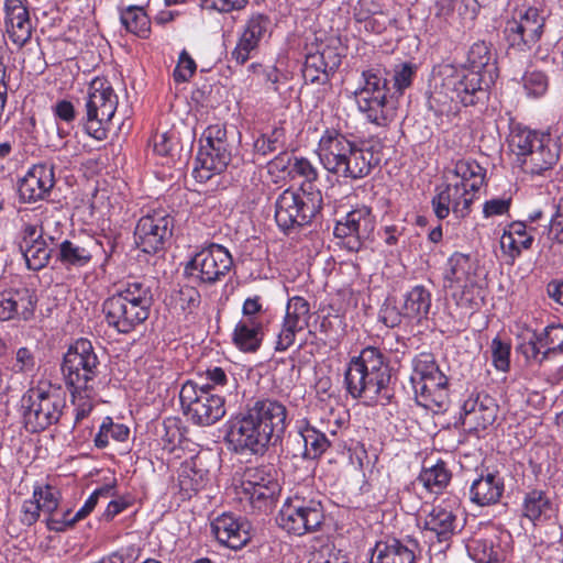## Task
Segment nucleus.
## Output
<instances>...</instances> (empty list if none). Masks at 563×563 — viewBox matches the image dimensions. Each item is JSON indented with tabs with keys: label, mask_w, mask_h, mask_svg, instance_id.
I'll return each instance as SVG.
<instances>
[{
	"label": "nucleus",
	"mask_w": 563,
	"mask_h": 563,
	"mask_svg": "<svg viewBox=\"0 0 563 563\" xmlns=\"http://www.w3.org/2000/svg\"><path fill=\"white\" fill-rule=\"evenodd\" d=\"M418 67L410 62L396 64L388 70L383 64L369 65L362 71L363 86L355 92L358 110L378 126L395 117L397 99L412 85Z\"/></svg>",
	"instance_id": "f257e3e1"
},
{
	"label": "nucleus",
	"mask_w": 563,
	"mask_h": 563,
	"mask_svg": "<svg viewBox=\"0 0 563 563\" xmlns=\"http://www.w3.org/2000/svg\"><path fill=\"white\" fill-rule=\"evenodd\" d=\"M347 393L365 404L387 405L394 397L391 368L384 353L374 346L364 347L353 356L344 373Z\"/></svg>",
	"instance_id": "f03ea898"
},
{
	"label": "nucleus",
	"mask_w": 563,
	"mask_h": 563,
	"mask_svg": "<svg viewBox=\"0 0 563 563\" xmlns=\"http://www.w3.org/2000/svg\"><path fill=\"white\" fill-rule=\"evenodd\" d=\"M153 301L150 285L128 282L102 302L104 321L117 333L130 334L148 319Z\"/></svg>",
	"instance_id": "7ed1b4c3"
},
{
	"label": "nucleus",
	"mask_w": 563,
	"mask_h": 563,
	"mask_svg": "<svg viewBox=\"0 0 563 563\" xmlns=\"http://www.w3.org/2000/svg\"><path fill=\"white\" fill-rule=\"evenodd\" d=\"M60 369L74 401L81 398L82 393L93 391L100 374V361L91 341L80 338L70 344Z\"/></svg>",
	"instance_id": "20e7f679"
},
{
	"label": "nucleus",
	"mask_w": 563,
	"mask_h": 563,
	"mask_svg": "<svg viewBox=\"0 0 563 563\" xmlns=\"http://www.w3.org/2000/svg\"><path fill=\"white\" fill-rule=\"evenodd\" d=\"M65 407L66 397L60 387L42 384L30 388L21 398L26 430L35 433L57 423Z\"/></svg>",
	"instance_id": "39448f33"
},
{
	"label": "nucleus",
	"mask_w": 563,
	"mask_h": 563,
	"mask_svg": "<svg viewBox=\"0 0 563 563\" xmlns=\"http://www.w3.org/2000/svg\"><path fill=\"white\" fill-rule=\"evenodd\" d=\"M322 203L320 190L285 189L275 201L276 224L285 234H290L310 224Z\"/></svg>",
	"instance_id": "423d86ee"
},
{
	"label": "nucleus",
	"mask_w": 563,
	"mask_h": 563,
	"mask_svg": "<svg viewBox=\"0 0 563 563\" xmlns=\"http://www.w3.org/2000/svg\"><path fill=\"white\" fill-rule=\"evenodd\" d=\"M324 520L325 514L321 500L300 494L288 497L276 517L279 528L298 537L319 531Z\"/></svg>",
	"instance_id": "0eeeda50"
},
{
	"label": "nucleus",
	"mask_w": 563,
	"mask_h": 563,
	"mask_svg": "<svg viewBox=\"0 0 563 563\" xmlns=\"http://www.w3.org/2000/svg\"><path fill=\"white\" fill-rule=\"evenodd\" d=\"M201 146L196 156L194 176L208 181L214 174L224 172L232 158V146L228 142L225 125H209L200 139Z\"/></svg>",
	"instance_id": "6e6552de"
},
{
	"label": "nucleus",
	"mask_w": 563,
	"mask_h": 563,
	"mask_svg": "<svg viewBox=\"0 0 563 563\" xmlns=\"http://www.w3.org/2000/svg\"><path fill=\"white\" fill-rule=\"evenodd\" d=\"M179 400L184 416L199 427L212 426L225 415L224 396L211 393L194 380L183 384Z\"/></svg>",
	"instance_id": "1a4fd4ad"
},
{
	"label": "nucleus",
	"mask_w": 563,
	"mask_h": 563,
	"mask_svg": "<svg viewBox=\"0 0 563 563\" xmlns=\"http://www.w3.org/2000/svg\"><path fill=\"white\" fill-rule=\"evenodd\" d=\"M85 100L84 129L89 136L103 141L108 135L106 124L111 121L117 110V95L106 80L97 78L91 81Z\"/></svg>",
	"instance_id": "9d476101"
},
{
	"label": "nucleus",
	"mask_w": 563,
	"mask_h": 563,
	"mask_svg": "<svg viewBox=\"0 0 563 563\" xmlns=\"http://www.w3.org/2000/svg\"><path fill=\"white\" fill-rule=\"evenodd\" d=\"M232 266L230 252L224 246L212 243L195 254L186 264L184 274L199 285L213 286L227 277Z\"/></svg>",
	"instance_id": "9b49d317"
},
{
	"label": "nucleus",
	"mask_w": 563,
	"mask_h": 563,
	"mask_svg": "<svg viewBox=\"0 0 563 563\" xmlns=\"http://www.w3.org/2000/svg\"><path fill=\"white\" fill-rule=\"evenodd\" d=\"M488 82L477 70L449 68L442 79V89L451 101L464 107L475 106L487 98Z\"/></svg>",
	"instance_id": "f8f14e48"
},
{
	"label": "nucleus",
	"mask_w": 563,
	"mask_h": 563,
	"mask_svg": "<svg viewBox=\"0 0 563 563\" xmlns=\"http://www.w3.org/2000/svg\"><path fill=\"white\" fill-rule=\"evenodd\" d=\"M375 224V216L371 208L362 206L336 221L334 236L343 241V246L347 251L358 252L371 241Z\"/></svg>",
	"instance_id": "ddd939ff"
},
{
	"label": "nucleus",
	"mask_w": 563,
	"mask_h": 563,
	"mask_svg": "<svg viewBox=\"0 0 563 563\" xmlns=\"http://www.w3.org/2000/svg\"><path fill=\"white\" fill-rule=\"evenodd\" d=\"M342 46L339 38H330L306 55L302 77L306 82L328 85L342 63Z\"/></svg>",
	"instance_id": "4468645a"
},
{
	"label": "nucleus",
	"mask_w": 563,
	"mask_h": 563,
	"mask_svg": "<svg viewBox=\"0 0 563 563\" xmlns=\"http://www.w3.org/2000/svg\"><path fill=\"white\" fill-rule=\"evenodd\" d=\"M545 18L534 7L520 12L517 19L506 23L504 35L509 46L517 52L530 51L544 32Z\"/></svg>",
	"instance_id": "2eb2a0df"
},
{
	"label": "nucleus",
	"mask_w": 563,
	"mask_h": 563,
	"mask_svg": "<svg viewBox=\"0 0 563 563\" xmlns=\"http://www.w3.org/2000/svg\"><path fill=\"white\" fill-rule=\"evenodd\" d=\"M174 219L165 211H154L142 217L134 230L137 247L147 254H155L165 249L173 235Z\"/></svg>",
	"instance_id": "dca6fc26"
},
{
	"label": "nucleus",
	"mask_w": 563,
	"mask_h": 563,
	"mask_svg": "<svg viewBox=\"0 0 563 563\" xmlns=\"http://www.w3.org/2000/svg\"><path fill=\"white\" fill-rule=\"evenodd\" d=\"M227 438L236 453L250 451L253 454H263L273 444V440L247 411L231 420Z\"/></svg>",
	"instance_id": "f3484780"
},
{
	"label": "nucleus",
	"mask_w": 563,
	"mask_h": 563,
	"mask_svg": "<svg viewBox=\"0 0 563 563\" xmlns=\"http://www.w3.org/2000/svg\"><path fill=\"white\" fill-rule=\"evenodd\" d=\"M561 145L554 140L549 131L539 132L529 146L527 155L521 158V166L526 173L532 175H544L559 162Z\"/></svg>",
	"instance_id": "a211bd4d"
},
{
	"label": "nucleus",
	"mask_w": 563,
	"mask_h": 563,
	"mask_svg": "<svg viewBox=\"0 0 563 563\" xmlns=\"http://www.w3.org/2000/svg\"><path fill=\"white\" fill-rule=\"evenodd\" d=\"M246 411L273 440V444L282 439L287 428V409L280 401L256 399L247 406Z\"/></svg>",
	"instance_id": "6ab92c4d"
},
{
	"label": "nucleus",
	"mask_w": 563,
	"mask_h": 563,
	"mask_svg": "<svg viewBox=\"0 0 563 563\" xmlns=\"http://www.w3.org/2000/svg\"><path fill=\"white\" fill-rule=\"evenodd\" d=\"M271 25V18L264 13L250 15L238 44L231 53L232 58L239 65H244L251 58L252 53L258 48L260 43L268 34Z\"/></svg>",
	"instance_id": "aec40b11"
},
{
	"label": "nucleus",
	"mask_w": 563,
	"mask_h": 563,
	"mask_svg": "<svg viewBox=\"0 0 563 563\" xmlns=\"http://www.w3.org/2000/svg\"><path fill=\"white\" fill-rule=\"evenodd\" d=\"M54 168L46 164L31 167L19 180L18 191L22 202L32 203L44 199L54 187Z\"/></svg>",
	"instance_id": "412c9836"
},
{
	"label": "nucleus",
	"mask_w": 563,
	"mask_h": 563,
	"mask_svg": "<svg viewBox=\"0 0 563 563\" xmlns=\"http://www.w3.org/2000/svg\"><path fill=\"white\" fill-rule=\"evenodd\" d=\"M350 150V139L334 129H327L319 140L317 154L323 168L330 174H341V164Z\"/></svg>",
	"instance_id": "4be33fe9"
},
{
	"label": "nucleus",
	"mask_w": 563,
	"mask_h": 563,
	"mask_svg": "<svg viewBox=\"0 0 563 563\" xmlns=\"http://www.w3.org/2000/svg\"><path fill=\"white\" fill-rule=\"evenodd\" d=\"M419 406L434 413L446 410L449 406V379L442 373L412 386Z\"/></svg>",
	"instance_id": "5701e85b"
},
{
	"label": "nucleus",
	"mask_w": 563,
	"mask_h": 563,
	"mask_svg": "<svg viewBox=\"0 0 563 563\" xmlns=\"http://www.w3.org/2000/svg\"><path fill=\"white\" fill-rule=\"evenodd\" d=\"M98 250L99 243L93 238L66 239L57 246L56 260L66 268L84 267L91 262Z\"/></svg>",
	"instance_id": "b1692460"
},
{
	"label": "nucleus",
	"mask_w": 563,
	"mask_h": 563,
	"mask_svg": "<svg viewBox=\"0 0 563 563\" xmlns=\"http://www.w3.org/2000/svg\"><path fill=\"white\" fill-rule=\"evenodd\" d=\"M5 29L9 38L22 47L32 36L30 13L21 0H5Z\"/></svg>",
	"instance_id": "393cba45"
},
{
	"label": "nucleus",
	"mask_w": 563,
	"mask_h": 563,
	"mask_svg": "<svg viewBox=\"0 0 563 563\" xmlns=\"http://www.w3.org/2000/svg\"><path fill=\"white\" fill-rule=\"evenodd\" d=\"M217 540L233 550L242 549L251 539L249 525L232 515H222L211 525Z\"/></svg>",
	"instance_id": "a878e982"
},
{
	"label": "nucleus",
	"mask_w": 563,
	"mask_h": 563,
	"mask_svg": "<svg viewBox=\"0 0 563 563\" xmlns=\"http://www.w3.org/2000/svg\"><path fill=\"white\" fill-rule=\"evenodd\" d=\"M418 543L410 539L406 543L398 539L378 541L373 549L369 563H416Z\"/></svg>",
	"instance_id": "bb28decb"
},
{
	"label": "nucleus",
	"mask_w": 563,
	"mask_h": 563,
	"mask_svg": "<svg viewBox=\"0 0 563 563\" xmlns=\"http://www.w3.org/2000/svg\"><path fill=\"white\" fill-rule=\"evenodd\" d=\"M344 155V162L341 164V174H335L339 178L362 179L368 176L377 164L374 153L369 148L360 147L350 140V150Z\"/></svg>",
	"instance_id": "cd10ccee"
},
{
	"label": "nucleus",
	"mask_w": 563,
	"mask_h": 563,
	"mask_svg": "<svg viewBox=\"0 0 563 563\" xmlns=\"http://www.w3.org/2000/svg\"><path fill=\"white\" fill-rule=\"evenodd\" d=\"M210 481L209 470L202 456L196 455L185 461L178 473V485L186 498H191L203 489Z\"/></svg>",
	"instance_id": "c85d7f7f"
},
{
	"label": "nucleus",
	"mask_w": 563,
	"mask_h": 563,
	"mask_svg": "<svg viewBox=\"0 0 563 563\" xmlns=\"http://www.w3.org/2000/svg\"><path fill=\"white\" fill-rule=\"evenodd\" d=\"M463 424H468L474 429H486L493 424L497 415V407L494 399L485 396L482 400L479 397L467 399L463 407Z\"/></svg>",
	"instance_id": "c756f323"
},
{
	"label": "nucleus",
	"mask_w": 563,
	"mask_h": 563,
	"mask_svg": "<svg viewBox=\"0 0 563 563\" xmlns=\"http://www.w3.org/2000/svg\"><path fill=\"white\" fill-rule=\"evenodd\" d=\"M456 516L442 506H433L424 518V531L439 542L449 541L456 532Z\"/></svg>",
	"instance_id": "7c9ffc66"
},
{
	"label": "nucleus",
	"mask_w": 563,
	"mask_h": 563,
	"mask_svg": "<svg viewBox=\"0 0 563 563\" xmlns=\"http://www.w3.org/2000/svg\"><path fill=\"white\" fill-rule=\"evenodd\" d=\"M266 325L264 321L241 319L232 333L233 344L242 352H256L264 340Z\"/></svg>",
	"instance_id": "2f4dec72"
},
{
	"label": "nucleus",
	"mask_w": 563,
	"mask_h": 563,
	"mask_svg": "<svg viewBox=\"0 0 563 563\" xmlns=\"http://www.w3.org/2000/svg\"><path fill=\"white\" fill-rule=\"evenodd\" d=\"M503 493V478L492 473L475 479L470 489L471 500L478 506L497 504Z\"/></svg>",
	"instance_id": "473e14b6"
},
{
	"label": "nucleus",
	"mask_w": 563,
	"mask_h": 563,
	"mask_svg": "<svg viewBox=\"0 0 563 563\" xmlns=\"http://www.w3.org/2000/svg\"><path fill=\"white\" fill-rule=\"evenodd\" d=\"M522 517L533 526L550 519L552 503L547 493L540 489H532L525 494L521 506Z\"/></svg>",
	"instance_id": "72a5a7b5"
},
{
	"label": "nucleus",
	"mask_w": 563,
	"mask_h": 563,
	"mask_svg": "<svg viewBox=\"0 0 563 563\" xmlns=\"http://www.w3.org/2000/svg\"><path fill=\"white\" fill-rule=\"evenodd\" d=\"M463 68L477 70V74H483L486 79L493 81L497 67L490 45L484 41L474 43L468 49L467 62Z\"/></svg>",
	"instance_id": "f704fd0d"
},
{
	"label": "nucleus",
	"mask_w": 563,
	"mask_h": 563,
	"mask_svg": "<svg viewBox=\"0 0 563 563\" xmlns=\"http://www.w3.org/2000/svg\"><path fill=\"white\" fill-rule=\"evenodd\" d=\"M431 307V294L421 285L415 286L407 292L402 306V314L418 321L427 318Z\"/></svg>",
	"instance_id": "c9c22d12"
},
{
	"label": "nucleus",
	"mask_w": 563,
	"mask_h": 563,
	"mask_svg": "<svg viewBox=\"0 0 563 563\" xmlns=\"http://www.w3.org/2000/svg\"><path fill=\"white\" fill-rule=\"evenodd\" d=\"M472 269L473 264L470 255L459 252L452 254L443 273L444 287L463 286L468 280Z\"/></svg>",
	"instance_id": "e433bc0d"
},
{
	"label": "nucleus",
	"mask_w": 563,
	"mask_h": 563,
	"mask_svg": "<svg viewBox=\"0 0 563 563\" xmlns=\"http://www.w3.org/2000/svg\"><path fill=\"white\" fill-rule=\"evenodd\" d=\"M452 173L461 179L457 183L460 186L478 191L484 184L486 169L475 161L460 159L454 164Z\"/></svg>",
	"instance_id": "4c0bfd02"
},
{
	"label": "nucleus",
	"mask_w": 563,
	"mask_h": 563,
	"mask_svg": "<svg viewBox=\"0 0 563 563\" xmlns=\"http://www.w3.org/2000/svg\"><path fill=\"white\" fill-rule=\"evenodd\" d=\"M452 474L446 466V463L439 460L434 465L423 466L418 476V481L430 493H441L450 483Z\"/></svg>",
	"instance_id": "58836bf2"
},
{
	"label": "nucleus",
	"mask_w": 563,
	"mask_h": 563,
	"mask_svg": "<svg viewBox=\"0 0 563 563\" xmlns=\"http://www.w3.org/2000/svg\"><path fill=\"white\" fill-rule=\"evenodd\" d=\"M120 21L128 32L141 38H147L151 34V20L141 7L130 5L121 10Z\"/></svg>",
	"instance_id": "ea45409f"
},
{
	"label": "nucleus",
	"mask_w": 563,
	"mask_h": 563,
	"mask_svg": "<svg viewBox=\"0 0 563 563\" xmlns=\"http://www.w3.org/2000/svg\"><path fill=\"white\" fill-rule=\"evenodd\" d=\"M466 192V187L459 184H449L432 198V207L435 217L439 220L445 219L450 212H453L455 202H460L463 195Z\"/></svg>",
	"instance_id": "a19ab883"
},
{
	"label": "nucleus",
	"mask_w": 563,
	"mask_h": 563,
	"mask_svg": "<svg viewBox=\"0 0 563 563\" xmlns=\"http://www.w3.org/2000/svg\"><path fill=\"white\" fill-rule=\"evenodd\" d=\"M554 212L544 228L539 243L551 249L553 244L563 245V196L553 200Z\"/></svg>",
	"instance_id": "79ce46f5"
},
{
	"label": "nucleus",
	"mask_w": 563,
	"mask_h": 563,
	"mask_svg": "<svg viewBox=\"0 0 563 563\" xmlns=\"http://www.w3.org/2000/svg\"><path fill=\"white\" fill-rule=\"evenodd\" d=\"M300 433L303 439L302 459H318L330 446V441L327 435L310 424L301 428Z\"/></svg>",
	"instance_id": "37998d69"
},
{
	"label": "nucleus",
	"mask_w": 563,
	"mask_h": 563,
	"mask_svg": "<svg viewBox=\"0 0 563 563\" xmlns=\"http://www.w3.org/2000/svg\"><path fill=\"white\" fill-rule=\"evenodd\" d=\"M521 342L517 345V351L521 353L529 363L541 365L550 358L544 354L545 346L537 331L527 330L521 336Z\"/></svg>",
	"instance_id": "c03bdc74"
},
{
	"label": "nucleus",
	"mask_w": 563,
	"mask_h": 563,
	"mask_svg": "<svg viewBox=\"0 0 563 563\" xmlns=\"http://www.w3.org/2000/svg\"><path fill=\"white\" fill-rule=\"evenodd\" d=\"M442 374L435 357L431 353H420L412 360V373L410 382L412 386L419 385L423 380Z\"/></svg>",
	"instance_id": "a18cd8bd"
},
{
	"label": "nucleus",
	"mask_w": 563,
	"mask_h": 563,
	"mask_svg": "<svg viewBox=\"0 0 563 563\" xmlns=\"http://www.w3.org/2000/svg\"><path fill=\"white\" fill-rule=\"evenodd\" d=\"M540 131L531 130L521 124H516L511 128L508 144L511 152L517 156L521 163V158L527 155L529 146L534 141Z\"/></svg>",
	"instance_id": "49530a36"
},
{
	"label": "nucleus",
	"mask_w": 563,
	"mask_h": 563,
	"mask_svg": "<svg viewBox=\"0 0 563 563\" xmlns=\"http://www.w3.org/2000/svg\"><path fill=\"white\" fill-rule=\"evenodd\" d=\"M208 383L199 385L200 387H208V390L213 393L217 389L235 395L238 393L239 383L233 374H228L223 368L214 366L206 371Z\"/></svg>",
	"instance_id": "de8ad7c7"
},
{
	"label": "nucleus",
	"mask_w": 563,
	"mask_h": 563,
	"mask_svg": "<svg viewBox=\"0 0 563 563\" xmlns=\"http://www.w3.org/2000/svg\"><path fill=\"white\" fill-rule=\"evenodd\" d=\"M26 266L32 271H40L48 264L52 250L42 239H36L22 251Z\"/></svg>",
	"instance_id": "09e8293b"
},
{
	"label": "nucleus",
	"mask_w": 563,
	"mask_h": 563,
	"mask_svg": "<svg viewBox=\"0 0 563 563\" xmlns=\"http://www.w3.org/2000/svg\"><path fill=\"white\" fill-rule=\"evenodd\" d=\"M310 319V305L300 297L295 296L288 300L284 321L295 324L301 329L308 327Z\"/></svg>",
	"instance_id": "8fccbe9b"
},
{
	"label": "nucleus",
	"mask_w": 563,
	"mask_h": 563,
	"mask_svg": "<svg viewBox=\"0 0 563 563\" xmlns=\"http://www.w3.org/2000/svg\"><path fill=\"white\" fill-rule=\"evenodd\" d=\"M286 144L284 128L276 126L269 133L262 134L254 142V151L263 156L282 151Z\"/></svg>",
	"instance_id": "3c124183"
},
{
	"label": "nucleus",
	"mask_w": 563,
	"mask_h": 563,
	"mask_svg": "<svg viewBox=\"0 0 563 563\" xmlns=\"http://www.w3.org/2000/svg\"><path fill=\"white\" fill-rule=\"evenodd\" d=\"M174 302L184 313L194 314L200 307L201 295L196 287L184 285L175 292Z\"/></svg>",
	"instance_id": "603ef678"
},
{
	"label": "nucleus",
	"mask_w": 563,
	"mask_h": 563,
	"mask_svg": "<svg viewBox=\"0 0 563 563\" xmlns=\"http://www.w3.org/2000/svg\"><path fill=\"white\" fill-rule=\"evenodd\" d=\"M32 497L38 501L44 516L59 507L60 493L52 485L35 486Z\"/></svg>",
	"instance_id": "864d4df0"
},
{
	"label": "nucleus",
	"mask_w": 563,
	"mask_h": 563,
	"mask_svg": "<svg viewBox=\"0 0 563 563\" xmlns=\"http://www.w3.org/2000/svg\"><path fill=\"white\" fill-rule=\"evenodd\" d=\"M545 346L544 354L552 356L563 353V325L551 324L538 332Z\"/></svg>",
	"instance_id": "5fc2aeb1"
},
{
	"label": "nucleus",
	"mask_w": 563,
	"mask_h": 563,
	"mask_svg": "<svg viewBox=\"0 0 563 563\" xmlns=\"http://www.w3.org/2000/svg\"><path fill=\"white\" fill-rule=\"evenodd\" d=\"M244 492L250 496L252 503L254 501H266L274 499L275 496L280 492V486L274 474H268L266 477V484H260L256 487L243 488Z\"/></svg>",
	"instance_id": "6e6d98bb"
},
{
	"label": "nucleus",
	"mask_w": 563,
	"mask_h": 563,
	"mask_svg": "<svg viewBox=\"0 0 563 563\" xmlns=\"http://www.w3.org/2000/svg\"><path fill=\"white\" fill-rule=\"evenodd\" d=\"M70 509H59L52 511L45 516V523L48 530L55 532H64L69 528H73L78 519H75V515L70 517Z\"/></svg>",
	"instance_id": "4d7b16f0"
},
{
	"label": "nucleus",
	"mask_w": 563,
	"mask_h": 563,
	"mask_svg": "<svg viewBox=\"0 0 563 563\" xmlns=\"http://www.w3.org/2000/svg\"><path fill=\"white\" fill-rule=\"evenodd\" d=\"M13 299L16 301V316L23 320H30L37 302L36 296L27 288L13 290Z\"/></svg>",
	"instance_id": "13d9d810"
},
{
	"label": "nucleus",
	"mask_w": 563,
	"mask_h": 563,
	"mask_svg": "<svg viewBox=\"0 0 563 563\" xmlns=\"http://www.w3.org/2000/svg\"><path fill=\"white\" fill-rule=\"evenodd\" d=\"M471 556L478 563H493L498 561V552L495 550L493 542L478 539L474 540L468 547Z\"/></svg>",
	"instance_id": "bf43d9fd"
},
{
	"label": "nucleus",
	"mask_w": 563,
	"mask_h": 563,
	"mask_svg": "<svg viewBox=\"0 0 563 563\" xmlns=\"http://www.w3.org/2000/svg\"><path fill=\"white\" fill-rule=\"evenodd\" d=\"M377 14H383V7L377 0H358L353 7V18L358 23H372Z\"/></svg>",
	"instance_id": "052dcab7"
},
{
	"label": "nucleus",
	"mask_w": 563,
	"mask_h": 563,
	"mask_svg": "<svg viewBox=\"0 0 563 563\" xmlns=\"http://www.w3.org/2000/svg\"><path fill=\"white\" fill-rule=\"evenodd\" d=\"M523 88L529 96L541 97L548 90V78L542 71L527 73L523 77Z\"/></svg>",
	"instance_id": "680f3d73"
},
{
	"label": "nucleus",
	"mask_w": 563,
	"mask_h": 563,
	"mask_svg": "<svg viewBox=\"0 0 563 563\" xmlns=\"http://www.w3.org/2000/svg\"><path fill=\"white\" fill-rule=\"evenodd\" d=\"M197 68L195 60L190 57V55L184 49L178 59V64L174 70V79L177 82H185L192 77Z\"/></svg>",
	"instance_id": "e2e57ef3"
},
{
	"label": "nucleus",
	"mask_w": 563,
	"mask_h": 563,
	"mask_svg": "<svg viewBox=\"0 0 563 563\" xmlns=\"http://www.w3.org/2000/svg\"><path fill=\"white\" fill-rule=\"evenodd\" d=\"M268 474H274L277 477V472L273 465H263L260 467L249 468L245 472V482L243 488L256 487L260 484H266V477Z\"/></svg>",
	"instance_id": "0e129e2a"
},
{
	"label": "nucleus",
	"mask_w": 563,
	"mask_h": 563,
	"mask_svg": "<svg viewBox=\"0 0 563 563\" xmlns=\"http://www.w3.org/2000/svg\"><path fill=\"white\" fill-rule=\"evenodd\" d=\"M314 563H350L347 555L333 544H324L314 555Z\"/></svg>",
	"instance_id": "69168bd1"
},
{
	"label": "nucleus",
	"mask_w": 563,
	"mask_h": 563,
	"mask_svg": "<svg viewBox=\"0 0 563 563\" xmlns=\"http://www.w3.org/2000/svg\"><path fill=\"white\" fill-rule=\"evenodd\" d=\"M492 355L496 368L506 371L509 367V344L503 342L500 339L495 338L492 342Z\"/></svg>",
	"instance_id": "338daca9"
},
{
	"label": "nucleus",
	"mask_w": 563,
	"mask_h": 563,
	"mask_svg": "<svg viewBox=\"0 0 563 563\" xmlns=\"http://www.w3.org/2000/svg\"><path fill=\"white\" fill-rule=\"evenodd\" d=\"M41 514L43 512L38 501L32 497L31 499L23 501L19 514V520L23 526L31 527L40 519Z\"/></svg>",
	"instance_id": "774afa93"
}]
</instances>
